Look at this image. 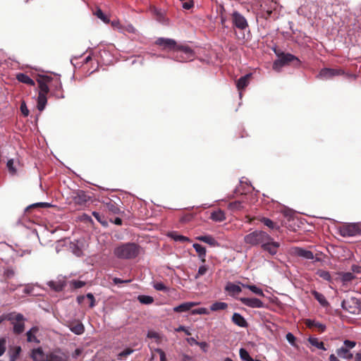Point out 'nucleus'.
<instances>
[{
    "label": "nucleus",
    "instance_id": "obj_1",
    "mask_svg": "<svg viewBox=\"0 0 361 361\" xmlns=\"http://www.w3.org/2000/svg\"><path fill=\"white\" fill-rule=\"evenodd\" d=\"M140 253V246L135 243H121L114 250V255L120 259H133Z\"/></svg>",
    "mask_w": 361,
    "mask_h": 361
},
{
    "label": "nucleus",
    "instance_id": "obj_2",
    "mask_svg": "<svg viewBox=\"0 0 361 361\" xmlns=\"http://www.w3.org/2000/svg\"><path fill=\"white\" fill-rule=\"evenodd\" d=\"M274 52L278 56V59L274 62L273 68L276 71H280L283 66H288L291 63L295 66H299L300 64V61L298 58L291 54H286L276 49H274Z\"/></svg>",
    "mask_w": 361,
    "mask_h": 361
},
{
    "label": "nucleus",
    "instance_id": "obj_3",
    "mask_svg": "<svg viewBox=\"0 0 361 361\" xmlns=\"http://www.w3.org/2000/svg\"><path fill=\"white\" fill-rule=\"evenodd\" d=\"M271 240V235L264 231L256 230L254 231L244 237V242L252 246L264 245L267 240Z\"/></svg>",
    "mask_w": 361,
    "mask_h": 361
},
{
    "label": "nucleus",
    "instance_id": "obj_4",
    "mask_svg": "<svg viewBox=\"0 0 361 361\" xmlns=\"http://www.w3.org/2000/svg\"><path fill=\"white\" fill-rule=\"evenodd\" d=\"M175 60L179 62L192 61L195 54L193 50L188 46L179 45L173 52Z\"/></svg>",
    "mask_w": 361,
    "mask_h": 361
},
{
    "label": "nucleus",
    "instance_id": "obj_5",
    "mask_svg": "<svg viewBox=\"0 0 361 361\" xmlns=\"http://www.w3.org/2000/svg\"><path fill=\"white\" fill-rule=\"evenodd\" d=\"M6 319L11 321L13 326V333L20 334L25 330V318L20 313L9 314L6 315Z\"/></svg>",
    "mask_w": 361,
    "mask_h": 361
},
{
    "label": "nucleus",
    "instance_id": "obj_6",
    "mask_svg": "<svg viewBox=\"0 0 361 361\" xmlns=\"http://www.w3.org/2000/svg\"><path fill=\"white\" fill-rule=\"evenodd\" d=\"M339 234L343 237H352L361 234L360 223L346 224L339 227Z\"/></svg>",
    "mask_w": 361,
    "mask_h": 361
},
{
    "label": "nucleus",
    "instance_id": "obj_7",
    "mask_svg": "<svg viewBox=\"0 0 361 361\" xmlns=\"http://www.w3.org/2000/svg\"><path fill=\"white\" fill-rule=\"evenodd\" d=\"M39 86V93L37 97V108L39 111H42L47 103V94L49 92V85L37 81Z\"/></svg>",
    "mask_w": 361,
    "mask_h": 361
},
{
    "label": "nucleus",
    "instance_id": "obj_8",
    "mask_svg": "<svg viewBox=\"0 0 361 361\" xmlns=\"http://www.w3.org/2000/svg\"><path fill=\"white\" fill-rule=\"evenodd\" d=\"M360 299L355 297H350L344 299L341 302V307L344 310L351 314L359 312Z\"/></svg>",
    "mask_w": 361,
    "mask_h": 361
},
{
    "label": "nucleus",
    "instance_id": "obj_9",
    "mask_svg": "<svg viewBox=\"0 0 361 361\" xmlns=\"http://www.w3.org/2000/svg\"><path fill=\"white\" fill-rule=\"evenodd\" d=\"M231 20L233 26L240 30H244L249 26L246 18L237 11L232 13Z\"/></svg>",
    "mask_w": 361,
    "mask_h": 361
},
{
    "label": "nucleus",
    "instance_id": "obj_10",
    "mask_svg": "<svg viewBox=\"0 0 361 361\" xmlns=\"http://www.w3.org/2000/svg\"><path fill=\"white\" fill-rule=\"evenodd\" d=\"M47 361H69V354L61 348H56L47 354Z\"/></svg>",
    "mask_w": 361,
    "mask_h": 361
},
{
    "label": "nucleus",
    "instance_id": "obj_11",
    "mask_svg": "<svg viewBox=\"0 0 361 361\" xmlns=\"http://www.w3.org/2000/svg\"><path fill=\"white\" fill-rule=\"evenodd\" d=\"M344 74L345 72L341 68H324L319 71L318 78L324 80H328L334 78V76L342 75Z\"/></svg>",
    "mask_w": 361,
    "mask_h": 361
},
{
    "label": "nucleus",
    "instance_id": "obj_12",
    "mask_svg": "<svg viewBox=\"0 0 361 361\" xmlns=\"http://www.w3.org/2000/svg\"><path fill=\"white\" fill-rule=\"evenodd\" d=\"M155 44L161 47L163 50L173 51V52L179 46L174 39L164 37L158 38L156 40Z\"/></svg>",
    "mask_w": 361,
    "mask_h": 361
},
{
    "label": "nucleus",
    "instance_id": "obj_13",
    "mask_svg": "<svg viewBox=\"0 0 361 361\" xmlns=\"http://www.w3.org/2000/svg\"><path fill=\"white\" fill-rule=\"evenodd\" d=\"M72 197L74 202L78 205H85L91 198L87 192L80 190L73 192Z\"/></svg>",
    "mask_w": 361,
    "mask_h": 361
},
{
    "label": "nucleus",
    "instance_id": "obj_14",
    "mask_svg": "<svg viewBox=\"0 0 361 361\" xmlns=\"http://www.w3.org/2000/svg\"><path fill=\"white\" fill-rule=\"evenodd\" d=\"M280 243L274 241V238L271 236V240H267L262 246V250L267 252L270 255H275L279 250Z\"/></svg>",
    "mask_w": 361,
    "mask_h": 361
},
{
    "label": "nucleus",
    "instance_id": "obj_15",
    "mask_svg": "<svg viewBox=\"0 0 361 361\" xmlns=\"http://www.w3.org/2000/svg\"><path fill=\"white\" fill-rule=\"evenodd\" d=\"M292 254L294 256L302 257L306 259H314V254L310 250H307L302 247H295L292 249Z\"/></svg>",
    "mask_w": 361,
    "mask_h": 361
},
{
    "label": "nucleus",
    "instance_id": "obj_16",
    "mask_svg": "<svg viewBox=\"0 0 361 361\" xmlns=\"http://www.w3.org/2000/svg\"><path fill=\"white\" fill-rule=\"evenodd\" d=\"M240 300L243 305L252 308H260L264 306L263 302L255 298H241Z\"/></svg>",
    "mask_w": 361,
    "mask_h": 361
},
{
    "label": "nucleus",
    "instance_id": "obj_17",
    "mask_svg": "<svg viewBox=\"0 0 361 361\" xmlns=\"http://www.w3.org/2000/svg\"><path fill=\"white\" fill-rule=\"evenodd\" d=\"M104 206L108 212L113 214H117L120 212L118 205L111 199H108L106 202L104 201Z\"/></svg>",
    "mask_w": 361,
    "mask_h": 361
},
{
    "label": "nucleus",
    "instance_id": "obj_18",
    "mask_svg": "<svg viewBox=\"0 0 361 361\" xmlns=\"http://www.w3.org/2000/svg\"><path fill=\"white\" fill-rule=\"evenodd\" d=\"M47 285L56 292H60L65 288L66 283L65 280L59 279L58 281H50L47 283Z\"/></svg>",
    "mask_w": 361,
    "mask_h": 361
},
{
    "label": "nucleus",
    "instance_id": "obj_19",
    "mask_svg": "<svg viewBox=\"0 0 361 361\" xmlns=\"http://www.w3.org/2000/svg\"><path fill=\"white\" fill-rule=\"evenodd\" d=\"M33 361H47V354L44 355L42 348L33 349L31 353Z\"/></svg>",
    "mask_w": 361,
    "mask_h": 361
},
{
    "label": "nucleus",
    "instance_id": "obj_20",
    "mask_svg": "<svg viewBox=\"0 0 361 361\" xmlns=\"http://www.w3.org/2000/svg\"><path fill=\"white\" fill-rule=\"evenodd\" d=\"M198 303L194 302H183L173 308L175 312H185L190 310L192 307L196 306Z\"/></svg>",
    "mask_w": 361,
    "mask_h": 361
},
{
    "label": "nucleus",
    "instance_id": "obj_21",
    "mask_svg": "<svg viewBox=\"0 0 361 361\" xmlns=\"http://www.w3.org/2000/svg\"><path fill=\"white\" fill-rule=\"evenodd\" d=\"M305 324L307 327L310 329H317L319 333H322L326 330V326L324 324L316 322L315 320L306 319Z\"/></svg>",
    "mask_w": 361,
    "mask_h": 361
},
{
    "label": "nucleus",
    "instance_id": "obj_22",
    "mask_svg": "<svg viewBox=\"0 0 361 361\" xmlns=\"http://www.w3.org/2000/svg\"><path fill=\"white\" fill-rule=\"evenodd\" d=\"M68 326L70 330L77 335H81L85 331L84 325L79 321L71 323Z\"/></svg>",
    "mask_w": 361,
    "mask_h": 361
},
{
    "label": "nucleus",
    "instance_id": "obj_23",
    "mask_svg": "<svg viewBox=\"0 0 361 361\" xmlns=\"http://www.w3.org/2000/svg\"><path fill=\"white\" fill-rule=\"evenodd\" d=\"M232 322L240 327H247V322L245 319L239 313L235 312L231 319Z\"/></svg>",
    "mask_w": 361,
    "mask_h": 361
},
{
    "label": "nucleus",
    "instance_id": "obj_24",
    "mask_svg": "<svg viewBox=\"0 0 361 361\" xmlns=\"http://www.w3.org/2000/svg\"><path fill=\"white\" fill-rule=\"evenodd\" d=\"M252 77L251 73L246 74L245 75L240 78L236 82V86L239 90H244L249 84L250 79Z\"/></svg>",
    "mask_w": 361,
    "mask_h": 361
},
{
    "label": "nucleus",
    "instance_id": "obj_25",
    "mask_svg": "<svg viewBox=\"0 0 361 361\" xmlns=\"http://www.w3.org/2000/svg\"><path fill=\"white\" fill-rule=\"evenodd\" d=\"M264 226H267L269 228L275 231L280 230V226L276 223L273 221L272 220L267 218V217H261L259 219Z\"/></svg>",
    "mask_w": 361,
    "mask_h": 361
},
{
    "label": "nucleus",
    "instance_id": "obj_26",
    "mask_svg": "<svg viewBox=\"0 0 361 361\" xmlns=\"http://www.w3.org/2000/svg\"><path fill=\"white\" fill-rule=\"evenodd\" d=\"M210 219L214 221L221 222L226 219L225 213L221 209L214 211L211 213Z\"/></svg>",
    "mask_w": 361,
    "mask_h": 361
},
{
    "label": "nucleus",
    "instance_id": "obj_27",
    "mask_svg": "<svg viewBox=\"0 0 361 361\" xmlns=\"http://www.w3.org/2000/svg\"><path fill=\"white\" fill-rule=\"evenodd\" d=\"M16 79L19 82L29 85L30 86H35V81L32 78H30L27 75H26L25 73H18L16 75Z\"/></svg>",
    "mask_w": 361,
    "mask_h": 361
},
{
    "label": "nucleus",
    "instance_id": "obj_28",
    "mask_svg": "<svg viewBox=\"0 0 361 361\" xmlns=\"http://www.w3.org/2000/svg\"><path fill=\"white\" fill-rule=\"evenodd\" d=\"M51 86L54 87V94L57 98H63V95L61 92L62 90V84L59 78H55L54 82L51 85Z\"/></svg>",
    "mask_w": 361,
    "mask_h": 361
},
{
    "label": "nucleus",
    "instance_id": "obj_29",
    "mask_svg": "<svg viewBox=\"0 0 361 361\" xmlns=\"http://www.w3.org/2000/svg\"><path fill=\"white\" fill-rule=\"evenodd\" d=\"M311 293L321 305L323 307H326L329 305L328 301L322 293H320L317 290H312Z\"/></svg>",
    "mask_w": 361,
    "mask_h": 361
},
{
    "label": "nucleus",
    "instance_id": "obj_30",
    "mask_svg": "<svg viewBox=\"0 0 361 361\" xmlns=\"http://www.w3.org/2000/svg\"><path fill=\"white\" fill-rule=\"evenodd\" d=\"M192 246L197 252L199 257L201 258V261L202 262H205L206 248L198 243H195Z\"/></svg>",
    "mask_w": 361,
    "mask_h": 361
},
{
    "label": "nucleus",
    "instance_id": "obj_31",
    "mask_svg": "<svg viewBox=\"0 0 361 361\" xmlns=\"http://www.w3.org/2000/svg\"><path fill=\"white\" fill-rule=\"evenodd\" d=\"M197 240L207 243L212 246H216L218 245L217 241L212 235H200L197 237Z\"/></svg>",
    "mask_w": 361,
    "mask_h": 361
},
{
    "label": "nucleus",
    "instance_id": "obj_32",
    "mask_svg": "<svg viewBox=\"0 0 361 361\" xmlns=\"http://www.w3.org/2000/svg\"><path fill=\"white\" fill-rule=\"evenodd\" d=\"M337 355L342 357L347 360H350L353 358V354L349 352V350L346 348L341 347L340 348H338L336 350Z\"/></svg>",
    "mask_w": 361,
    "mask_h": 361
},
{
    "label": "nucleus",
    "instance_id": "obj_33",
    "mask_svg": "<svg viewBox=\"0 0 361 361\" xmlns=\"http://www.w3.org/2000/svg\"><path fill=\"white\" fill-rule=\"evenodd\" d=\"M225 290L231 294H238L242 291L241 288L233 283H228L226 286Z\"/></svg>",
    "mask_w": 361,
    "mask_h": 361
},
{
    "label": "nucleus",
    "instance_id": "obj_34",
    "mask_svg": "<svg viewBox=\"0 0 361 361\" xmlns=\"http://www.w3.org/2000/svg\"><path fill=\"white\" fill-rule=\"evenodd\" d=\"M38 331V328L36 326H34L29 330L27 334V341L28 342H36L39 343V340L37 338V337L34 335L37 331Z\"/></svg>",
    "mask_w": 361,
    "mask_h": 361
},
{
    "label": "nucleus",
    "instance_id": "obj_35",
    "mask_svg": "<svg viewBox=\"0 0 361 361\" xmlns=\"http://www.w3.org/2000/svg\"><path fill=\"white\" fill-rule=\"evenodd\" d=\"M169 236L173 239L175 241H179L182 243L190 242V238L186 236L178 234L177 232L173 231L169 234Z\"/></svg>",
    "mask_w": 361,
    "mask_h": 361
},
{
    "label": "nucleus",
    "instance_id": "obj_36",
    "mask_svg": "<svg viewBox=\"0 0 361 361\" xmlns=\"http://www.w3.org/2000/svg\"><path fill=\"white\" fill-rule=\"evenodd\" d=\"M308 342L318 349L326 350V348L324 347V343L322 341H319L317 338L310 337L308 338Z\"/></svg>",
    "mask_w": 361,
    "mask_h": 361
},
{
    "label": "nucleus",
    "instance_id": "obj_37",
    "mask_svg": "<svg viewBox=\"0 0 361 361\" xmlns=\"http://www.w3.org/2000/svg\"><path fill=\"white\" fill-rule=\"evenodd\" d=\"M228 307V304L224 302H215L210 306V310L213 312L224 310Z\"/></svg>",
    "mask_w": 361,
    "mask_h": 361
},
{
    "label": "nucleus",
    "instance_id": "obj_38",
    "mask_svg": "<svg viewBox=\"0 0 361 361\" xmlns=\"http://www.w3.org/2000/svg\"><path fill=\"white\" fill-rule=\"evenodd\" d=\"M93 216L104 226H108V222L105 218V216L103 214H101L100 213L97 212H92Z\"/></svg>",
    "mask_w": 361,
    "mask_h": 361
},
{
    "label": "nucleus",
    "instance_id": "obj_39",
    "mask_svg": "<svg viewBox=\"0 0 361 361\" xmlns=\"http://www.w3.org/2000/svg\"><path fill=\"white\" fill-rule=\"evenodd\" d=\"M94 14L105 23H109L110 22V19L106 15L104 14V13L99 8H97L96 9V11L94 12Z\"/></svg>",
    "mask_w": 361,
    "mask_h": 361
},
{
    "label": "nucleus",
    "instance_id": "obj_40",
    "mask_svg": "<svg viewBox=\"0 0 361 361\" xmlns=\"http://www.w3.org/2000/svg\"><path fill=\"white\" fill-rule=\"evenodd\" d=\"M55 79L49 75H39L37 81H40L47 85H52L54 82Z\"/></svg>",
    "mask_w": 361,
    "mask_h": 361
},
{
    "label": "nucleus",
    "instance_id": "obj_41",
    "mask_svg": "<svg viewBox=\"0 0 361 361\" xmlns=\"http://www.w3.org/2000/svg\"><path fill=\"white\" fill-rule=\"evenodd\" d=\"M317 275L326 281H330L331 280V274L328 271L319 269L317 271Z\"/></svg>",
    "mask_w": 361,
    "mask_h": 361
},
{
    "label": "nucleus",
    "instance_id": "obj_42",
    "mask_svg": "<svg viewBox=\"0 0 361 361\" xmlns=\"http://www.w3.org/2000/svg\"><path fill=\"white\" fill-rule=\"evenodd\" d=\"M137 299L140 303L145 305H149L154 302L153 298L149 295H139Z\"/></svg>",
    "mask_w": 361,
    "mask_h": 361
},
{
    "label": "nucleus",
    "instance_id": "obj_43",
    "mask_svg": "<svg viewBox=\"0 0 361 361\" xmlns=\"http://www.w3.org/2000/svg\"><path fill=\"white\" fill-rule=\"evenodd\" d=\"M248 289H250L252 293L259 295L264 296L262 290L255 285H247L246 286Z\"/></svg>",
    "mask_w": 361,
    "mask_h": 361
},
{
    "label": "nucleus",
    "instance_id": "obj_44",
    "mask_svg": "<svg viewBox=\"0 0 361 361\" xmlns=\"http://www.w3.org/2000/svg\"><path fill=\"white\" fill-rule=\"evenodd\" d=\"M71 248L72 249L73 254L77 257H80L82 255V250L78 247V245L71 243Z\"/></svg>",
    "mask_w": 361,
    "mask_h": 361
},
{
    "label": "nucleus",
    "instance_id": "obj_45",
    "mask_svg": "<svg viewBox=\"0 0 361 361\" xmlns=\"http://www.w3.org/2000/svg\"><path fill=\"white\" fill-rule=\"evenodd\" d=\"M153 287L157 290H160V291H164V292H166L169 290V288L161 282L154 283L153 285Z\"/></svg>",
    "mask_w": 361,
    "mask_h": 361
},
{
    "label": "nucleus",
    "instance_id": "obj_46",
    "mask_svg": "<svg viewBox=\"0 0 361 361\" xmlns=\"http://www.w3.org/2000/svg\"><path fill=\"white\" fill-rule=\"evenodd\" d=\"M50 207V204L49 203L39 202V203H35V204H31L30 206L27 207L26 209V211H28L29 209H30L32 208H35V207L47 208V207Z\"/></svg>",
    "mask_w": 361,
    "mask_h": 361
},
{
    "label": "nucleus",
    "instance_id": "obj_47",
    "mask_svg": "<svg viewBox=\"0 0 361 361\" xmlns=\"http://www.w3.org/2000/svg\"><path fill=\"white\" fill-rule=\"evenodd\" d=\"M228 207L232 210H240L243 208L242 203L238 201L231 202Z\"/></svg>",
    "mask_w": 361,
    "mask_h": 361
},
{
    "label": "nucleus",
    "instance_id": "obj_48",
    "mask_svg": "<svg viewBox=\"0 0 361 361\" xmlns=\"http://www.w3.org/2000/svg\"><path fill=\"white\" fill-rule=\"evenodd\" d=\"M192 314H208L209 311L207 308L204 307H200L195 310H191Z\"/></svg>",
    "mask_w": 361,
    "mask_h": 361
},
{
    "label": "nucleus",
    "instance_id": "obj_49",
    "mask_svg": "<svg viewBox=\"0 0 361 361\" xmlns=\"http://www.w3.org/2000/svg\"><path fill=\"white\" fill-rule=\"evenodd\" d=\"M21 351L20 347H16L14 351L11 354L9 361H16Z\"/></svg>",
    "mask_w": 361,
    "mask_h": 361
},
{
    "label": "nucleus",
    "instance_id": "obj_50",
    "mask_svg": "<svg viewBox=\"0 0 361 361\" xmlns=\"http://www.w3.org/2000/svg\"><path fill=\"white\" fill-rule=\"evenodd\" d=\"M208 271V267L206 265H202L199 267L198 271L195 275V279H198L199 277L204 275Z\"/></svg>",
    "mask_w": 361,
    "mask_h": 361
},
{
    "label": "nucleus",
    "instance_id": "obj_51",
    "mask_svg": "<svg viewBox=\"0 0 361 361\" xmlns=\"http://www.w3.org/2000/svg\"><path fill=\"white\" fill-rule=\"evenodd\" d=\"M133 352V350L130 348H127L118 353V358L119 360H123L124 357H127L128 355H130Z\"/></svg>",
    "mask_w": 361,
    "mask_h": 361
},
{
    "label": "nucleus",
    "instance_id": "obj_52",
    "mask_svg": "<svg viewBox=\"0 0 361 361\" xmlns=\"http://www.w3.org/2000/svg\"><path fill=\"white\" fill-rule=\"evenodd\" d=\"M239 355H240V358L244 361L248 360V359L250 357L249 353L244 348L240 349Z\"/></svg>",
    "mask_w": 361,
    "mask_h": 361
},
{
    "label": "nucleus",
    "instance_id": "obj_53",
    "mask_svg": "<svg viewBox=\"0 0 361 361\" xmlns=\"http://www.w3.org/2000/svg\"><path fill=\"white\" fill-rule=\"evenodd\" d=\"M355 276L350 272H345L342 274V281L344 282H349L354 279Z\"/></svg>",
    "mask_w": 361,
    "mask_h": 361
},
{
    "label": "nucleus",
    "instance_id": "obj_54",
    "mask_svg": "<svg viewBox=\"0 0 361 361\" xmlns=\"http://www.w3.org/2000/svg\"><path fill=\"white\" fill-rule=\"evenodd\" d=\"M182 3V6L184 9L189 10L193 6V1L192 0H180Z\"/></svg>",
    "mask_w": 361,
    "mask_h": 361
},
{
    "label": "nucleus",
    "instance_id": "obj_55",
    "mask_svg": "<svg viewBox=\"0 0 361 361\" xmlns=\"http://www.w3.org/2000/svg\"><path fill=\"white\" fill-rule=\"evenodd\" d=\"M6 349V339L5 338H0V356H1Z\"/></svg>",
    "mask_w": 361,
    "mask_h": 361
},
{
    "label": "nucleus",
    "instance_id": "obj_56",
    "mask_svg": "<svg viewBox=\"0 0 361 361\" xmlns=\"http://www.w3.org/2000/svg\"><path fill=\"white\" fill-rule=\"evenodd\" d=\"M20 108V111H21L22 114L25 117H27L29 115V110H28L27 105L24 101H23L21 102Z\"/></svg>",
    "mask_w": 361,
    "mask_h": 361
},
{
    "label": "nucleus",
    "instance_id": "obj_57",
    "mask_svg": "<svg viewBox=\"0 0 361 361\" xmlns=\"http://www.w3.org/2000/svg\"><path fill=\"white\" fill-rule=\"evenodd\" d=\"M6 166L11 174H15L16 169L13 166V159H9L7 161Z\"/></svg>",
    "mask_w": 361,
    "mask_h": 361
},
{
    "label": "nucleus",
    "instance_id": "obj_58",
    "mask_svg": "<svg viewBox=\"0 0 361 361\" xmlns=\"http://www.w3.org/2000/svg\"><path fill=\"white\" fill-rule=\"evenodd\" d=\"M87 299L90 302V307L92 308L95 305V299L92 293H90L86 295Z\"/></svg>",
    "mask_w": 361,
    "mask_h": 361
},
{
    "label": "nucleus",
    "instance_id": "obj_59",
    "mask_svg": "<svg viewBox=\"0 0 361 361\" xmlns=\"http://www.w3.org/2000/svg\"><path fill=\"white\" fill-rule=\"evenodd\" d=\"M344 348H346L347 349H352L356 345V342L350 341V340H345L344 342Z\"/></svg>",
    "mask_w": 361,
    "mask_h": 361
},
{
    "label": "nucleus",
    "instance_id": "obj_60",
    "mask_svg": "<svg viewBox=\"0 0 361 361\" xmlns=\"http://www.w3.org/2000/svg\"><path fill=\"white\" fill-rule=\"evenodd\" d=\"M72 285H73V287L74 288H80L82 287H83L85 285V282L82 281H72Z\"/></svg>",
    "mask_w": 361,
    "mask_h": 361
},
{
    "label": "nucleus",
    "instance_id": "obj_61",
    "mask_svg": "<svg viewBox=\"0 0 361 361\" xmlns=\"http://www.w3.org/2000/svg\"><path fill=\"white\" fill-rule=\"evenodd\" d=\"M123 31H127L129 33H135V28L132 25H128L126 27L123 26Z\"/></svg>",
    "mask_w": 361,
    "mask_h": 361
},
{
    "label": "nucleus",
    "instance_id": "obj_62",
    "mask_svg": "<svg viewBox=\"0 0 361 361\" xmlns=\"http://www.w3.org/2000/svg\"><path fill=\"white\" fill-rule=\"evenodd\" d=\"M111 26L114 28L118 29L119 30H123V26L121 25V24L120 23V22L118 20H113L111 22Z\"/></svg>",
    "mask_w": 361,
    "mask_h": 361
},
{
    "label": "nucleus",
    "instance_id": "obj_63",
    "mask_svg": "<svg viewBox=\"0 0 361 361\" xmlns=\"http://www.w3.org/2000/svg\"><path fill=\"white\" fill-rule=\"evenodd\" d=\"M4 275L6 278L10 279L15 275V271L12 269H8L5 271Z\"/></svg>",
    "mask_w": 361,
    "mask_h": 361
},
{
    "label": "nucleus",
    "instance_id": "obj_64",
    "mask_svg": "<svg viewBox=\"0 0 361 361\" xmlns=\"http://www.w3.org/2000/svg\"><path fill=\"white\" fill-rule=\"evenodd\" d=\"M286 339L287 341L291 343V344H293L295 341V337L294 336V335L291 333H288L286 334Z\"/></svg>",
    "mask_w": 361,
    "mask_h": 361
}]
</instances>
